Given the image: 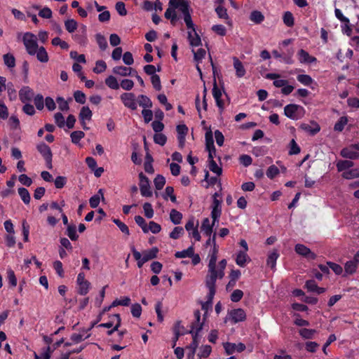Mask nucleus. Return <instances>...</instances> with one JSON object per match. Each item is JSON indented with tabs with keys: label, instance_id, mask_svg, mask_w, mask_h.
<instances>
[{
	"label": "nucleus",
	"instance_id": "obj_1",
	"mask_svg": "<svg viewBox=\"0 0 359 359\" xmlns=\"http://www.w3.org/2000/svg\"><path fill=\"white\" fill-rule=\"evenodd\" d=\"M22 41L27 53L30 55H34L39 48L36 36L31 32H26L23 36Z\"/></svg>",
	"mask_w": 359,
	"mask_h": 359
},
{
	"label": "nucleus",
	"instance_id": "obj_2",
	"mask_svg": "<svg viewBox=\"0 0 359 359\" xmlns=\"http://www.w3.org/2000/svg\"><path fill=\"white\" fill-rule=\"evenodd\" d=\"M304 113L303 107L296 104H289L284 107V114L292 120H298Z\"/></svg>",
	"mask_w": 359,
	"mask_h": 359
},
{
	"label": "nucleus",
	"instance_id": "obj_3",
	"mask_svg": "<svg viewBox=\"0 0 359 359\" xmlns=\"http://www.w3.org/2000/svg\"><path fill=\"white\" fill-rule=\"evenodd\" d=\"M175 8H179V10L184 15V20L188 29H192L195 32L194 25L193 23L191 16L189 11V3L187 0H184V2L180 4H176L174 5Z\"/></svg>",
	"mask_w": 359,
	"mask_h": 359
},
{
	"label": "nucleus",
	"instance_id": "obj_4",
	"mask_svg": "<svg viewBox=\"0 0 359 359\" xmlns=\"http://www.w3.org/2000/svg\"><path fill=\"white\" fill-rule=\"evenodd\" d=\"M36 149L40 153V154L43 156V158L46 162V167L48 169H52L53 168V164H52L53 153L50 149V147L48 145H47L46 143L41 142L36 145Z\"/></svg>",
	"mask_w": 359,
	"mask_h": 359
},
{
	"label": "nucleus",
	"instance_id": "obj_5",
	"mask_svg": "<svg viewBox=\"0 0 359 359\" xmlns=\"http://www.w3.org/2000/svg\"><path fill=\"white\" fill-rule=\"evenodd\" d=\"M181 2H184V0H170L169 1V7L165 12V18L166 19L170 20V22L172 25H175L178 20L174 5L176 4H180Z\"/></svg>",
	"mask_w": 359,
	"mask_h": 359
},
{
	"label": "nucleus",
	"instance_id": "obj_6",
	"mask_svg": "<svg viewBox=\"0 0 359 359\" xmlns=\"http://www.w3.org/2000/svg\"><path fill=\"white\" fill-rule=\"evenodd\" d=\"M140 189L141 195L144 197H150L152 196L149 178L143 172L139 174Z\"/></svg>",
	"mask_w": 359,
	"mask_h": 359
},
{
	"label": "nucleus",
	"instance_id": "obj_7",
	"mask_svg": "<svg viewBox=\"0 0 359 359\" xmlns=\"http://www.w3.org/2000/svg\"><path fill=\"white\" fill-rule=\"evenodd\" d=\"M124 106L133 111L137 109L136 97L133 93H123L120 96Z\"/></svg>",
	"mask_w": 359,
	"mask_h": 359
},
{
	"label": "nucleus",
	"instance_id": "obj_8",
	"mask_svg": "<svg viewBox=\"0 0 359 359\" xmlns=\"http://www.w3.org/2000/svg\"><path fill=\"white\" fill-rule=\"evenodd\" d=\"M294 251L297 254L309 260H314L317 257L314 252H311L309 248L303 244L298 243L295 245Z\"/></svg>",
	"mask_w": 359,
	"mask_h": 359
},
{
	"label": "nucleus",
	"instance_id": "obj_9",
	"mask_svg": "<svg viewBox=\"0 0 359 359\" xmlns=\"http://www.w3.org/2000/svg\"><path fill=\"white\" fill-rule=\"evenodd\" d=\"M217 278V269L216 264H213V260L208 264V274L205 278V285H215Z\"/></svg>",
	"mask_w": 359,
	"mask_h": 359
},
{
	"label": "nucleus",
	"instance_id": "obj_10",
	"mask_svg": "<svg viewBox=\"0 0 359 359\" xmlns=\"http://www.w3.org/2000/svg\"><path fill=\"white\" fill-rule=\"evenodd\" d=\"M354 144L344 147L341 150L340 155L345 158L355 160L359 158V152L354 147Z\"/></svg>",
	"mask_w": 359,
	"mask_h": 359
},
{
	"label": "nucleus",
	"instance_id": "obj_11",
	"mask_svg": "<svg viewBox=\"0 0 359 359\" xmlns=\"http://www.w3.org/2000/svg\"><path fill=\"white\" fill-rule=\"evenodd\" d=\"M34 97V92L29 86H23L19 90V98L22 103L30 102Z\"/></svg>",
	"mask_w": 359,
	"mask_h": 359
},
{
	"label": "nucleus",
	"instance_id": "obj_12",
	"mask_svg": "<svg viewBox=\"0 0 359 359\" xmlns=\"http://www.w3.org/2000/svg\"><path fill=\"white\" fill-rule=\"evenodd\" d=\"M233 323L243 322L246 319V313L243 309H234L229 312Z\"/></svg>",
	"mask_w": 359,
	"mask_h": 359
},
{
	"label": "nucleus",
	"instance_id": "obj_13",
	"mask_svg": "<svg viewBox=\"0 0 359 359\" xmlns=\"http://www.w3.org/2000/svg\"><path fill=\"white\" fill-rule=\"evenodd\" d=\"M224 348L227 355H231L235 351L238 353L243 352L245 349V345L243 343H238V344L233 343L226 342L224 344Z\"/></svg>",
	"mask_w": 359,
	"mask_h": 359
},
{
	"label": "nucleus",
	"instance_id": "obj_14",
	"mask_svg": "<svg viewBox=\"0 0 359 359\" xmlns=\"http://www.w3.org/2000/svg\"><path fill=\"white\" fill-rule=\"evenodd\" d=\"M202 330V325H199L196 327V331H193V333H191L192 334V342L190 344V345L188 346V348L190 349L191 353L189 354V358L194 357L195 352L196 351V348L198 346V333Z\"/></svg>",
	"mask_w": 359,
	"mask_h": 359
},
{
	"label": "nucleus",
	"instance_id": "obj_15",
	"mask_svg": "<svg viewBox=\"0 0 359 359\" xmlns=\"http://www.w3.org/2000/svg\"><path fill=\"white\" fill-rule=\"evenodd\" d=\"M93 113L92 111L90 109V108L88 106H84L81 108L79 118L81 121V123L82 125V127L84 130L88 129V128L86 126V121H90L92 118Z\"/></svg>",
	"mask_w": 359,
	"mask_h": 359
},
{
	"label": "nucleus",
	"instance_id": "obj_16",
	"mask_svg": "<svg viewBox=\"0 0 359 359\" xmlns=\"http://www.w3.org/2000/svg\"><path fill=\"white\" fill-rule=\"evenodd\" d=\"M104 201V191L102 189H100L96 194L91 196L89 199V203L92 208H96L100 202V200Z\"/></svg>",
	"mask_w": 359,
	"mask_h": 359
},
{
	"label": "nucleus",
	"instance_id": "obj_17",
	"mask_svg": "<svg viewBox=\"0 0 359 359\" xmlns=\"http://www.w3.org/2000/svg\"><path fill=\"white\" fill-rule=\"evenodd\" d=\"M180 328H181V321L178 320L175 323L174 327H173V332H174L175 337L172 339V347L175 346L176 343L180 336L189 333V331H181Z\"/></svg>",
	"mask_w": 359,
	"mask_h": 359
},
{
	"label": "nucleus",
	"instance_id": "obj_18",
	"mask_svg": "<svg viewBox=\"0 0 359 359\" xmlns=\"http://www.w3.org/2000/svg\"><path fill=\"white\" fill-rule=\"evenodd\" d=\"M233 67L236 69V75L238 78H241L245 76L246 71L243 65V63L236 57H233Z\"/></svg>",
	"mask_w": 359,
	"mask_h": 359
},
{
	"label": "nucleus",
	"instance_id": "obj_19",
	"mask_svg": "<svg viewBox=\"0 0 359 359\" xmlns=\"http://www.w3.org/2000/svg\"><path fill=\"white\" fill-rule=\"evenodd\" d=\"M279 257V254L277 250H274L271 252L267 257L266 264L272 270L276 269V261Z\"/></svg>",
	"mask_w": 359,
	"mask_h": 359
},
{
	"label": "nucleus",
	"instance_id": "obj_20",
	"mask_svg": "<svg viewBox=\"0 0 359 359\" xmlns=\"http://www.w3.org/2000/svg\"><path fill=\"white\" fill-rule=\"evenodd\" d=\"M250 259L248 257L247 252L245 251L240 250L236 258V263L241 267H244L248 262H250Z\"/></svg>",
	"mask_w": 359,
	"mask_h": 359
},
{
	"label": "nucleus",
	"instance_id": "obj_21",
	"mask_svg": "<svg viewBox=\"0 0 359 359\" xmlns=\"http://www.w3.org/2000/svg\"><path fill=\"white\" fill-rule=\"evenodd\" d=\"M312 124L314 125L313 128L309 124L302 123L300 126V128L306 132L309 133L311 135H315L320 130V127L316 122H312Z\"/></svg>",
	"mask_w": 359,
	"mask_h": 359
},
{
	"label": "nucleus",
	"instance_id": "obj_22",
	"mask_svg": "<svg viewBox=\"0 0 359 359\" xmlns=\"http://www.w3.org/2000/svg\"><path fill=\"white\" fill-rule=\"evenodd\" d=\"M222 201L219 199L213 200L212 204L211 217H220L222 214Z\"/></svg>",
	"mask_w": 359,
	"mask_h": 359
},
{
	"label": "nucleus",
	"instance_id": "obj_23",
	"mask_svg": "<svg viewBox=\"0 0 359 359\" xmlns=\"http://www.w3.org/2000/svg\"><path fill=\"white\" fill-rule=\"evenodd\" d=\"M213 226L210 224L209 218L206 217L203 219L201 230L206 236H210L212 233Z\"/></svg>",
	"mask_w": 359,
	"mask_h": 359
},
{
	"label": "nucleus",
	"instance_id": "obj_24",
	"mask_svg": "<svg viewBox=\"0 0 359 359\" xmlns=\"http://www.w3.org/2000/svg\"><path fill=\"white\" fill-rule=\"evenodd\" d=\"M158 252V249L156 247H154L150 250H144L142 253V257L144 258V261H149L157 257V254Z\"/></svg>",
	"mask_w": 359,
	"mask_h": 359
},
{
	"label": "nucleus",
	"instance_id": "obj_25",
	"mask_svg": "<svg viewBox=\"0 0 359 359\" xmlns=\"http://www.w3.org/2000/svg\"><path fill=\"white\" fill-rule=\"evenodd\" d=\"M354 165V163L351 161L348 160H339L337 163V168L338 172H345L346 170L352 168Z\"/></svg>",
	"mask_w": 359,
	"mask_h": 359
},
{
	"label": "nucleus",
	"instance_id": "obj_26",
	"mask_svg": "<svg viewBox=\"0 0 359 359\" xmlns=\"http://www.w3.org/2000/svg\"><path fill=\"white\" fill-rule=\"evenodd\" d=\"M205 138L206 149L214 151V153H216V149L214 145V140H213V137H212V133L211 130L206 132Z\"/></svg>",
	"mask_w": 359,
	"mask_h": 359
},
{
	"label": "nucleus",
	"instance_id": "obj_27",
	"mask_svg": "<svg viewBox=\"0 0 359 359\" xmlns=\"http://www.w3.org/2000/svg\"><path fill=\"white\" fill-rule=\"evenodd\" d=\"M37 60L41 62H47L49 60L48 53L43 46L39 47L36 54Z\"/></svg>",
	"mask_w": 359,
	"mask_h": 359
},
{
	"label": "nucleus",
	"instance_id": "obj_28",
	"mask_svg": "<svg viewBox=\"0 0 359 359\" xmlns=\"http://www.w3.org/2000/svg\"><path fill=\"white\" fill-rule=\"evenodd\" d=\"M131 252L134 259L137 261V267L140 269L142 268L147 261L144 260V258L142 257V254L137 251L133 245L131 246Z\"/></svg>",
	"mask_w": 359,
	"mask_h": 359
},
{
	"label": "nucleus",
	"instance_id": "obj_29",
	"mask_svg": "<svg viewBox=\"0 0 359 359\" xmlns=\"http://www.w3.org/2000/svg\"><path fill=\"white\" fill-rule=\"evenodd\" d=\"M137 102L140 106L146 108H151L153 106L152 102L149 97L144 95H140L137 97Z\"/></svg>",
	"mask_w": 359,
	"mask_h": 359
},
{
	"label": "nucleus",
	"instance_id": "obj_30",
	"mask_svg": "<svg viewBox=\"0 0 359 359\" xmlns=\"http://www.w3.org/2000/svg\"><path fill=\"white\" fill-rule=\"evenodd\" d=\"M250 20L259 25L264 20V15L259 11H253L250 15Z\"/></svg>",
	"mask_w": 359,
	"mask_h": 359
},
{
	"label": "nucleus",
	"instance_id": "obj_31",
	"mask_svg": "<svg viewBox=\"0 0 359 359\" xmlns=\"http://www.w3.org/2000/svg\"><path fill=\"white\" fill-rule=\"evenodd\" d=\"M194 248L193 245L189 247L187 249L182 251L176 252L175 256L176 258H185L191 257L194 255Z\"/></svg>",
	"mask_w": 359,
	"mask_h": 359
},
{
	"label": "nucleus",
	"instance_id": "obj_32",
	"mask_svg": "<svg viewBox=\"0 0 359 359\" xmlns=\"http://www.w3.org/2000/svg\"><path fill=\"white\" fill-rule=\"evenodd\" d=\"M342 177L346 180H352L354 178L359 177V168L348 170L343 172L341 175Z\"/></svg>",
	"mask_w": 359,
	"mask_h": 359
},
{
	"label": "nucleus",
	"instance_id": "obj_33",
	"mask_svg": "<svg viewBox=\"0 0 359 359\" xmlns=\"http://www.w3.org/2000/svg\"><path fill=\"white\" fill-rule=\"evenodd\" d=\"M194 35H192L191 32H188V39L189 40L190 45L191 46H199L201 45V39L200 36L196 33V32H194Z\"/></svg>",
	"mask_w": 359,
	"mask_h": 359
},
{
	"label": "nucleus",
	"instance_id": "obj_34",
	"mask_svg": "<svg viewBox=\"0 0 359 359\" xmlns=\"http://www.w3.org/2000/svg\"><path fill=\"white\" fill-rule=\"evenodd\" d=\"M170 219L174 224H180L182 222V214L177 210L172 209L170 212Z\"/></svg>",
	"mask_w": 359,
	"mask_h": 359
},
{
	"label": "nucleus",
	"instance_id": "obj_35",
	"mask_svg": "<svg viewBox=\"0 0 359 359\" xmlns=\"http://www.w3.org/2000/svg\"><path fill=\"white\" fill-rule=\"evenodd\" d=\"M130 67L124 66H116L113 68L112 72L114 74L120 75L121 76H128L130 74Z\"/></svg>",
	"mask_w": 359,
	"mask_h": 359
},
{
	"label": "nucleus",
	"instance_id": "obj_36",
	"mask_svg": "<svg viewBox=\"0 0 359 359\" xmlns=\"http://www.w3.org/2000/svg\"><path fill=\"white\" fill-rule=\"evenodd\" d=\"M347 123H348L347 116L340 117L334 126V131L341 132L344 129V127L347 124Z\"/></svg>",
	"mask_w": 359,
	"mask_h": 359
},
{
	"label": "nucleus",
	"instance_id": "obj_37",
	"mask_svg": "<svg viewBox=\"0 0 359 359\" xmlns=\"http://www.w3.org/2000/svg\"><path fill=\"white\" fill-rule=\"evenodd\" d=\"M18 194L20 196L22 201L25 204H29L30 202V199H31L29 191L26 188L20 187L18 189Z\"/></svg>",
	"mask_w": 359,
	"mask_h": 359
},
{
	"label": "nucleus",
	"instance_id": "obj_38",
	"mask_svg": "<svg viewBox=\"0 0 359 359\" xmlns=\"http://www.w3.org/2000/svg\"><path fill=\"white\" fill-rule=\"evenodd\" d=\"M194 317L195 321L191 323V330L189 331V333H193V331H196V327L199 325H202L203 326V323H200L201 320V312L199 310H196L194 311Z\"/></svg>",
	"mask_w": 359,
	"mask_h": 359
},
{
	"label": "nucleus",
	"instance_id": "obj_39",
	"mask_svg": "<svg viewBox=\"0 0 359 359\" xmlns=\"http://www.w3.org/2000/svg\"><path fill=\"white\" fill-rule=\"evenodd\" d=\"M105 84L113 90H118L120 88L119 83L117 81V79L114 76H109L105 79Z\"/></svg>",
	"mask_w": 359,
	"mask_h": 359
},
{
	"label": "nucleus",
	"instance_id": "obj_40",
	"mask_svg": "<svg viewBox=\"0 0 359 359\" xmlns=\"http://www.w3.org/2000/svg\"><path fill=\"white\" fill-rule=\"evenodd\" d=\"M297 79L299 83L306 86H309L313 83V79L308 74H299Z\"/></svg>",
	"mask_w": 359,
	"mask_h": 359
},
{
	"label": "nucleus",
	"instance_id": "obj_41",
	"mask_svg": "<svg viewBox=\"0 0 359 359\" xmlns=\"http://www.w3.org/2000/svg\"><path fill=\"white\" fill-rule=\"evenodd\" d=\"M4 64L8 68H13L15 66V58L11 53H6L3 56Z\"/></svg>",
	"mask_w": 359,
	"mask_h": 359
},
{
	"label": "nucleus",
	"instance_id": "obj_42",
	"mask_svg": "<svg viewBox=\"0 0 359 359\" xmlns=\"http://www.w3.org/2000/svg\"><path fill=\"white\" fill-rule=\"evenodd\" d=\"M67 235L73 241L78 239L79 236L76 233V228L74 224L68 225L67 228Z\"/></svg>",
	"mask_w": 359,
	"mask_h": 359
},
{
	"label": "nucleus",
	"instance_id": "obj_43",
	"mask_svg": "<svg viewBox=\"0 0 359 359\" xmlns=\"http://www.w3.org/2000/svg\"><path fill=\"white\" fill-rule=\"evenodd\" d=\"M283 22L284 24L289 27H291L294 24V20L293 15L290 11L285 12L283 17Z\"/></svg>",
	"mask_w": 359,
	"mask_h": 359
},
{
	"label": "nucleus",
	"instance_id": "obj_44",
	"mask_svg": "<svg viewBox=\"0 0 359 359\" xmlns=\"http://www.w3.org/2000/svg\"><path fill=\"white\" fill-rule=\"evenodd\" d=\"M299 333L302 338L311 339L313 338L316 330L313 329L302 328L299 330Z\"/></svg>",
	"mask_w": 359,
	"mask_h": 359
},
{
	"label": "nucleus",
	"instance_id": "obj_45",
	"mask_svg": "<svg viewBox=\"0 0 359 359\" xmlns=\"http://www.w3.org/2000/svg\"><path fill=\"white\" fill-rule=\"evenodd\" d=\"M135 221L136 224L141 227L144 233H147L149 232L148 226L146 223V221L142 216L136 215L135 217Z\"/></svg>",
	"mask_w": 359,
	"mask_h": 359
},
{
	"label": "nucleus",
	"instance_id": "obj_46",
	"mask_svg": "<svg viewBox=\"0 0 359 359\" xmlns=\"http://www.w3.org/2000/svg\"><path fill=\"white\" fill-rule=\"evenodd\" d=\"M84 136L85 133L81 130L74 131L70 135L72 142L75 144H78Z\"/></svg>",
	"mask_w": 359,
	"mask_h": 359
},
{
	"label": "nucleus",
	"instance_id": "obj_47",
	"mask_svg": "<svg viewBox=\"0 0 359 359\" xmlns=\"http://www.w3.org/2000/svg\"><path fill=\"white\" fill-rule=\"evenodd\" d=\"M184 233V229L182 226H176L170 233L169 236L172 239H178Z\"/></svg>",
	"mask_w": 359,
	"mask_h": 359
},
{
	"label": "nucleus",
	"instance_id": "obj_48",
	"mask_svg": "<svg viewBox=\"0 0 359 359\" xmlns=\"http://www.w3.org/2000/svg\"><path fill=\"white\" fill-rule=\"evenodd\" d=\"M211 351H212V348L210 345L202 346L200 348V351L198 353V356L200 358H206L210 355Z\"/></svg>",
	"mask_w": 359,
	"mask_h": 359
},
{
	"label": "nucleus",
	"instance_id": "obj_49",
	"mask_svg": "<svg viewBox=\"0 0 359 359\" xmlns=\"http://www.w3.org/2000/svg\"><path fill=\"white\" fill-rule=\"evenodd\" d=\"M95 39L100 48L102 50H104L108 46L105 37L101 34H97L95 35Z\"/></svg>",
	"mask_w": 359,
	"mask_h": 359
},
{
	"label": "nucleus",
	"instance_id": "obj_50",
	"mask_svg": "<svg viewBox=\"0 0 359 359\" xmlns=\"http://www.w3.org/2000/svg\"><path fill=\"white\" fill-rule=\"evenodd\" d=\"M78 293L81 295H86L89 291L90 283L88 280L86 282L78 283Z\"/></svg>",
	"mask_w": 359,
	"mask_h": 359
},
{
	"label": "nucleus",
	"instance_id": "obj_51",
	"mask_svg": "<svg viewBox=\"0 0 359 359\" xmlns=\"http://www.w3.org/2000/svg\"><path fill=\"white\" fill-rule=\"evenodd\" d=\"M6 279L8 282V284L11 287H14L17 285V278H16L15 274L14 271L11 269L7 270Z\"/></svg>",
	"mask_w": 359,
	"mask_h": 359
},
{
	"label": "nucleus",
	"instance_id": "obj_52",
	"mask_svg": "<svg viewBox=\"0 0 359 359\" xmlns=\"http://www.w3.org/2000/svg\"><path fill=\"white\" fill-rule=\"evenodd\" d=\"M65 29L69 32L72 33L77 29V22L74 19H69L65 22Z\"/></svg>",
	"mask_w": 359,
	"mask_h": 359
},
{
	"label": "nucleus",
	"instance_id": "obj_53",
	"mask_svg": "<svg viewBox=\"0 0 359 359\" xmlns=\"http://www.w3.org/2000/svg\"><path fill=\"white\" fill-rule=\"evenodd\" d=\"M357 269L358 265H356L352 260L346 262L344 266L345 272L348 274H353L355 273Z\"/></svg>",
	"mask_w": 359,
	"mask_h": 359
},
{
	"label": "nucleus",
	"instance_id": "obj_54",
	"mask_svg": "<svg viewBox=\"0 0 359 359\" xmlns=\"http://www.w3.org/2000/svg\"><path fill=\"white\" fill-rule=\"evenodd\" d=\"M130 304V299L128 297H123L121 299H115L111 306H128Z\"/></svg>",
	"mask_w": 359,
	"mask_h": 359
},
{
	"label": "nucleus",
	"instance_id": "obj_55",
	"mask_svg": "<svg viewBox=\"0 0 359 359\" xmlns=\"http://www.w3.org/2000/svg\"><path fill=\"white\" fill-rule=\"evenodd\" d=\"M155 187L157 190H161L163 188L165 184V179L161 175H158L154 180Z\"/></svg>",
	"mask_w": 359,
	"mask_h": 359
},
{
	"label": "nucleus",
	"instance_id": "obj_56",
	"mask_svg": "<svg viewBox=\"0 0 359 359\" xmlns=\"http://www.w3.org/2000/svg\"><path fill=\"white\" fill-rule=\"evenodd\" d=\"M107 69L106 62L103 60H97L95 63V67L93 71L95 74H100L104 72Z\"/></svg>",
	"mask_w": 359,
	"mask_h": 359
},
{
	"label": "nucleus",
	"instance_id": "obj_57",
	"mask_svg": "<svg viewBox=\"0 0 359 359\" xmlns=\"http://www.w3.org/2000/svg\"><path fill=\"white\" fill-rule=\"evenodd\" d=\"M56 102L58 104L60 110L67 111L69 109L68 101L65 100L62 97H57Z\"/></svg>",
	"mask_w": 359,
	"mask_h": 359
},
{
	"label": "nucleus",
	"instance_id": "obj_58",
	"mask_svg": "<svg viewBox=\"0 0 359 359\" xmlns=\"http://www.w3.org/2000/svg\"><path fill=\"white\" fill-rule=\"evenodd\" d=\"M34 102L38 110H42L43 109L45 100L42 95L37 94L34 96Z\"/></svg>",
	"mask_w": 359,
	"mask_h": 359
},
{
	"label": "nucleus",
	"instance_id": "obj_59",
	"mask_svg": "<svg viewBox=\"0 0 359 359\" xmlns=\"http://www.w3.org/2000/svg\"><path fill=\"white\" fill-rule=\"evenodd\" d=\"M143 210L144 212V216L148 218L151 219L154 216V210L152 208V205L151 203L147 202L144 203L143 205Z\"/></svg>",
	"mask_w": 359,
	"mask_h": 359
},
{
	"label": "nucleus",
	"instance_id": "obj_60",
	"mask_svg": "<svg viewBox=\"0 0 359 359\" xmlns=\"http://www.w3.org/2000/svg\"><path fill=\"white\" fill-rule=\"evenodd\" d=\"M154 142L156 144L163 146L167 142V137L163 133H156L154 135Z\"/></svg>",
	"mask_w": 359,
	"mask_h": 359
},
{
	"label": "nucleus",
	"instance_id": "obj_61",
	"mask_svg": "<svg viewBox=\"0 0 359 359\" xmlns=\"http://www.w3.org/2000/svg\"><path fill=\"white\" fill-rule=\"evenodd\" d=\"M113 222L119 228L121 232L128 236L130 234V231L128 226L123 222H122L120 219H114Z\"/></svg>",
	"mask_w": 359,
	"mask_h": 359
},
{
	"label": "nucleus",
	"instance_id": "obj_62",
	"mask_svg": "<svg viewBox=\"0 0 359 359\" xmlns=\"http://www.w3.org/2000/svg\"><path fill=\"white\" fill-rule=\"evenodd\" d=\"M67 179L64 176H57L54 180V184L57 189H62L67 184Z\"/></svg>",
	"mask_w": 359,
	"mask_h": 359
},
{
	"label": "nucleus",
	"instance_id": "obj_63",
	"mask_svg": "<svg viewBox=\"0 0 359 359\" xmlns=\"http://www.w3.org/2000/svg\"><path fill=\"white\" fill-rule=\"evenodd\" d=\"M74 97L75 101L79 104H85L86 101V95L81 90H76L74 93Z\"/></svg>",
	"mask_w": 359,
	"mask_h": 359
},
{
	"label": "nucleus",
	"instance_id": "obj_64",
	"mask_svg": "<svg viewBox=\"0 0 359 359\" xmlns=\"http://www.w3.org/2000/svg\"><path fill=\"white\" fill-rule=\"evenodd\" d=\"M151 82L156 90H161L162 88L160 76L158 75H153L151 76Z\"/></svg>",
	"mask_w": 359,
	"mask_h": 359
}]
</instances>
